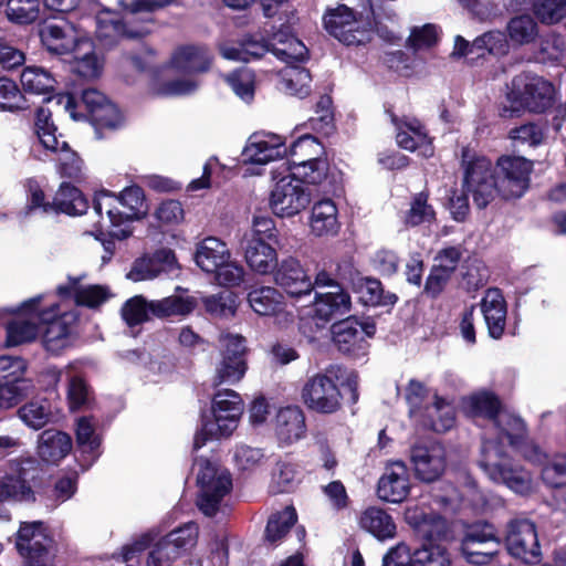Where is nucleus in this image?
<instances>
[{
	"label": "nucleus",
	"mask_w": 566,
	"mask_h": 566,
	"mask_svg": "<svg viewBox=\"0 0 566 566\" xmlns=\"http://www.w3.org/2000/svg\"><path fill=\"white\" fill-rule=\"evenodd\" d=\"M20 81L25 92L39 95L50 93L56 84V80L48 70L34 65L22 71Z\"/></svg>",
	"instance_id": "53"
},
{
	"label": "nucleus",
	"mask_w": 566,
	"mask_h": 566,
	"mask_svg": "<svg viewBox=\"0 0 566 566\" xmlns=\"http://www.w3.org/2000/svg\"><path fill=\"white\" fill-rule=\"evenodd\" d=\"M60 296L73 295L77 305L97 307L111 297L108 289L104 285H78L77 280H71L70 285L57 287Z\"/></svg>",
	"instance_id": "44"
},
{
	"label": "nucleus",
	"mask_w": 566,
	"mask_h": 566,
	"mask_svg": "<svg viewBox=\"0 0 566 566\" xmlns=\"http://www.w3.org/2000/svg\"><path fill=\"white\" fill-rule=\"evenodd\" d=\"M339 226L338 210L332 199L314 202L311 210L310 229L315 237L335 235Z\"/></svg>",
	"instance_id": "34"
},
{
	"label": "nucleus",
	"mask_w": 566,
	"mask_h": 566,
	"mask_svg": "<svg viewBox=\"0 0 566 566\" xmlns=\"http://www.w3.org/2000/svg\"><path fill=\"white\" fill-rule=\"evenodd\" d=\"M407 522L428 541L426 545H441V541L449 537V526L447 521L434 513H426L417 507L408 509L406 512Z\"/></svg>",
	"instance_id": "27"
},
{
	"label": "nucleus",
	"mask_w": 566,
	"mask_h": 566,
	"mask_svg": "<svg viewBox=\"0 0 566 566\" xmlns=\"http://www.w3.org/2000/svg\"><path fill=\"white\" fill-rule=\"evenodd\" d=\"M235 298L234 293L230 291H222L216 295L203 297L202 303L209 314L213 316L229 317L235 313Z\"/></svg>",
	"instance_id": "63"
},
{
	"label": "nucleus",
	"mask_w": 566,
	"mask_h": 566,
	"mask_svg": "<svg viewBox=\"0 0 566 566\" xmlns=\"http://www.w3.org/2000/svg\"><path fill=\"white\" fill-rule=\"evenodd\" d=\"M287 154L284 139L272 133L252 134L242 150L244 176H260L262 167L271 161L283 158Z\"/></svg>",
	"instance_id": "15"
},
{
	"label": "nucleus",
	"mask_w": 566,
	"mask_h": 566,
	"mask_svg": "<svg viewBox=\"0 0 566 566\" xmlns=\"http://www.w3.org/2000/svg\"><path fill=\"white\" fill-rule=\"evenodd\" d=\"M500 543L493 525L489 523L476 524L467 532L461 549L469 563L484 565L497 553Z\"/></svg>",
	"instance_id": "20"
},
{
	"label": "nucleus",
	"mask_w": 566,
	"mask_h": 566,
	"mask_svg": "<svg viewBox=\"0 0 566 566\" xmlns=\"http://www.w3.org/2000/svg\"><path fill=\"white\" fill-rule=\"evenodd\" d=\"M509 553L527 564L541 562L542 552L535 524L526 518L513 520L507 525Z\"/></svg>",
	"instance_id": "18"
},
{
	"label": "nucleus",
	"mask_w": 566,
	"mask_h": 566,
	"mask_svg": "<svg viewBox=\"0 0 566 566\" xmlns=\"http://www.w3.org/2000/svg\"><path fill=\"white\" fill-rule=\"evenodd\" d=\"M199 535V527L193 522L172 530L160 537L153 545L154 535L145 533L132 545L123 548L120 564L130 562L135 554L149 547L146 557V566H172L182 555L196 546Z\"/></svg>",
	"instance_id": "4"
},
{
	"label": "nucleus",
	"mask_w": 566,
	"mask_h": 566,
	"mask_svg": "<svg viewBox=\"0 0 566 566\" xmlns=\"http://www.w3.org/2000/svg\"><path fill=\"white\" fill-rule=\"evenodd\" d=\"M76 442L82 453L88 454L91 461L99 455L101 438L96 433V422L91 417H81L76 422Z\"/></svg>",
	"instance_id": "51"
},
{
	"label": "nucleus",
	"mask_w": 566,
	"mask_h": 566,
	"mask_svg": "<svg viewBox=\"0 0 566 566\" xmlns=\"http://www.w3.org/2000/svg\"><path fill=\"white\" fill-rule=\"evenodd\" d=\"M175 0H117L118 7L133 15L137 23L144 19L150 18L154 20L151 13L154 11L164 9L174 4ZM155 21H153V25Z\"/></svg>",
	"instance_id": "56"
},
{
	"label": "nucleus",
	"mask_w": 566,
	"mask_h": 566,
	"mask_svg": "<svg viewBox=\"0 0 566 566\" xmlns=\"http://www.w3.org/2000/svg\"><path fill=\"white\" fill-rule=\"evenodd\" d=\"M463 411L474 420L488 421L491 426L502 410L500 399L491 391H476L462 399Z\"/></svg>",
	"instance_id": "36"
},
{
	"label": "nucleus",
	"mask_w": 566,
	"mask_h": 566,
	"mask_svg": "<svg viewBox=\"0 0 566 566\" xmlns=\"http://www.w3.org/2000/svg\"><path fill=\"white\" fill-rule=\"evenodd\" d=\"M506 34L513 46H526L535 43L539 29L532 15L518 14L509 20Z\"/></svg>",
	"instance_id": "45"
},
{
	"label": "nucleus",
	"mask_w": 566,
	"mask_h": 566,
	"mask_svg": "<svg viewBox=\"0 0 566 566\" xmlns=\"http://www.w3.org/2000/svg\"><path fill=\"white\" fill-rule=\"evenodd\" d=\"M271 53L286 65L304 62L307 49L302 41L287 30H280L270 38Z\"/></svg>",
	"instance_id": "41"
},
{
	"label": "nucleus",
	"mask_w": 566,
	"mask_h": 566,
	"mask_svg": "<svg viewBox=\"0 0 566 566\" xmlns=\"http://www.w3.org/2000/svg\"><path fill=\"white\" fill-rule=\"evenodd\" d=\"M397 134L398 146L408 151L418 153L419 156L428 158L433 155V146L423 125L416 118L397 120L392 118Z\"/></svg>",
	"instance_id": "23"
},
{
	"label": "nucleus",
	"mask_w": 566,
	"mask_h": 566,
	"mask_svg": "<svg viewBox=\"0 0 566 566\" xmlns=\"http://www.w3.org/2000/svg\"><path fill=\"white\" fill-rule=\"evenodd\" d=\"M244 259L249 268L259 273H271L277 265L276 250L269 243L259 240L241 242Z\"/></svg>",
	"instance_id": "38"
},
{
	"label": "nucleus",
	"mask_w": 566,
	"mask_h": 566,
	"mask_svg": "<svg viewBox=\"0 0 566 566\" xmlns=\"http://www.w3.org/2000/svg\"><path fill=\"white\" fill-rule=\"evenodd\" d=\"M231 259L227 244L216 237L201 240L196 248V264L205 272H216L222 264Z\"/></svg>",
	"instance_id": "32"
},
{
	"label": "nucleus",
	"mask_w": 566,
	"mask_h": 566,
	"mask_svg": "<svg viewBox=\"0 0 566 566\" xmlns=\"http://www.w3.org/2000/svg\"><path fill=\"white\" fill-rule=\"evenodd\" d=\"M42 44L53 54L63 55L71 53L83 38L75 28L65 22H48L40 30Z\"/></svg>",
	"instance_id": "25"
},
{
	"label": "nucleus",
	"mask_w": 566,
	"mask_h": 566,
	"mask_svg": "<svg viewBox=\"0 0 566 566\" xmlns=\"http://www.w3.org/2000/svg\"><path fill=\"white\" fill-rule=\"evenodd\" d=\"M323 22L326 31L345 45H359L370 40V21L345 4L327 8Z\"/></svg>",
	"instance_id": "13"
},
{
	"label": "nucleus",
	"mask_w": 566,
	"mask_h": 566,
	"mask_svg": "<svg viewBox=\"0 0 566 566\" xmlns=\"http://www.w3.org/2000/svg\"><path fill=\"white\" fill-rule=\"evenodd\" d=\"M534 13L545 24H554L566 17V0H536Z\"/></svg>",
	"instance_id": "64"
},
{
	"label": "nucleus",
	"mask_w": 566,
	"mask_h": 566,
	"mask_svg": "<svg viewBox=\"0 0 566 566\" xmlns=\"http://www.w3.org/2000/svg\"><path fill=\"white\" fill-rule=\"evenodd\" d=\"M198 509L207 516H213L219 511L222 500L232 489L230 472L219 464L206 459L196 461Z\"/></svg>",
	"instance_id": "10"
},
{
	"label": "nucleus",
	"mask_w": 566,
	"mask_h": 566,
	"mask_svg": "<svg viewBox=\"0 0 566 566\" xmlns=\"http://www.w3.org/2000/svg\"><path fill=\"white\" fill-rule=\"evenodd\" d=\"M280 87L290 95L305 97L311 92L312 77L310 72L298 63L285 65L280 71Z\"/></svg>",
	"instance_id": "46"
},
{
	"label": "nucleus",
	"mask_w": 566,
	"mask_h": 566,
	"mask_svg": "<svg viewBox=\"0 0 566 566\" xmlns=\"http://www.w3.org/2000/svg\"><path fill=\"white\" fill-rule=\"evenodd\" d=\"M410 492L408 468L402 461H392L378 481L377 494L386 502L400 503Z\"/></svg>",
	"instance_id": "22"
},
{
	"label": "nucleus",
	"mask_w": 566,
	"mask_h": 566,
	"mask_svg": "<svg viewBox=\"0 0 566 566\" xmlns=\"http://www.w3.org/2000/svg\"><path fill=\"white\" fill-rule=\"evenodd\" d=\"M271 52L270 39L266 42L247 40L240 45L223 46L221 54L227 60L250 62Z\"/></svg>",
	"instance_id": "55"
},
{
	"label": "nucleus",
	"mask_w": 566,
	"mask_h": 566,
	"mask_svg": "<svg viewBox=\"0 0 566 566\" xmlns=\"http://www.w3.org/2000/svg\"><path fill=\"white\" fill-rule=\"evenodd\" d=\"M416 421L436 432H446L455 423V409L450 401L434 395L432 405L427 406Z\"/></svg>",
	"instance_id": "37"
},
{
	"label": "nucleus",
	"mask_w": 566,
	"mask_h": 566,
	"mask_svg": "<svg viewBox=\"0 0 566 566\" xmlns=\"http://www.w3.org/2000/svg\"><path fill=\"white\" fill-rule=\"evenodd\" d=\"M290 151L291 161L317 160L323 158L324 147L316 137L306 134L292 144Z\"/></svg>",
	"instance_id": "61"
},
{
	"label": "nucleus",
	"mask_w": 566,
	"mask_h": 566,
	"mask_svg": "<svg viewBox=\"0 0 566 566\" xmlns=\"http://www.w3.org/2000/svg\"><path fill=\"white\" fill-rule=\"evenodd\" d=\"M56 130L49 109L39 108L34 124L38 144L32 146V154L42 161H56L57 171L62 177L80 179L84 174L83 160Z\"/></svg>",
	"instance_id": "5"
},
{
	"label": "nucleus",
	"mask_w": 566,
	"mask_h": 566,
	"mask_svg": "<svg viewBox=\"0 0 566 566\" xmlns=\"http://www.w3.org/2000/svg\"><path fill=\"white\" fill-rule=\"evenodd\" d=\"M247 371V365L244 358L220 356V360L216 364L213 385L219 386L221 384L234 385L240 381Z\"/></svg>",
	"instance_id": "54"
},
{
	"label": "nucleus",
	"mask_w": 566,
	"mask_h": 566,
	"mask_svg": "<svg viewBox=\"0 0 566 566\" xmlns=\"http://www.w3.org/2000/svg\"><path fill=\"white\" fill-rule=\"evenodd\" d=\"M248 302L250 307L261 316H279L285 313L284 296L272 286L251 290Z\"/></svg>",
	"instance_id": "42"
},
{
	"label": "nucleus",
	"mask_w": 566,
	"mask_h": 566,
	"mask_svg": "<svg viewBox=\"0 0 566 566\" xmlns=\"http://www.w3.org/2000/svg\"><path fill=\"white\" fill-rule=\"evenodd\" d=\"M481 312L489 335L494 339H500L505 331L507 315L506 302L500 290L489 289L485 292L481 301Z\"/></svg>",
	"instance_id": "30"
},
{
	"label": "nucleus",
	"mask_w": 566,
	"mask_h": 566,
	"mask_svg": "<svg viewBox=\"0 0 566 566\" xmlns=\"http://www.w3.org/2000/svg\"><path fill=\"white\" fill-rule=\"evenodd\" d=\"M176 262L175 253L171 250L163 249L154 256H143L137 259L127 279L134 282L147 281L157 277L165 268H172Z\"/></svg>",
	"instance_id": "33"
},
{
	"label": "nucleus",
	"mask_w": 566,
	"mask_h": 566,
	"mask_svg": "<svg viewBox=\"0 0 566 566\" xmlns=\"http://www.w3.org/2000/svg\"><path fill=\"white\" fill-rule=\"evenodd\" d=\"M93 211L97 217L96 227L112 238H128L134 220L143 219L148 211L144 191L138 186H129L118 195L99 191L94 197Z\"/></svg>",
	"instance_id": "3"
},
{
	"label": "nucleus",
	"mask_w": 566,
	"mask_h": 566,
	"mask_svg": "<svg viewBox=\"0 0 566 566\" xmlns=\"http://www.w3.org/2000/svg\"><path fill=\"white\" fill-rule=\"evenodd\" d=\"M374 323H360L355 317H347L332 325V337L337 348L346 354L364 356L367 352V338L375 335Z\"/></svg>",
	"instance_id": "19"
},
{
	"label": "nucleus",
	"mask_w": 566,
	"mask_h": 566,
	"mask_svg": "<svg viewBox=\"0 0 566 566\" xmlns=\"http://www.w3.org/2000/svg\"><path fill=\"white\" fill-rule=\"evenodd\" d=\"M451 559L443 545H422L413 551L412 566H450Z\"/></svg>",
	"instance_id": "62"
},
{
	"label": "nucleus",
	"mask_w": 566,
	"mask_h": 566,
	"mask_svg": "<svg viewBox=\"0 0 566 566\" xmlns=\"http://www.w3.org/2000/svg\"><path fill=\"white\" fill-rule=\"evenodd\" d=\"M40 13V0H8L6 14L8 19L18 24H28L35 21Z\"/></svg>",
	"instance_id": "58"
},
{
	"label": "nucleus",
	"mask_w": 566,
	"mask_h": 566,
	"mask_svg": "<svg viewBox=\"0 0 566 566\" xmlns=\"http://www.w3.org/2000/svg\"><path fill=\"white\" fill-rule=\"evenodd\" d=\"M274 281L291 296L310 294L314 284L295 258H286L276 265Z\"/></svg>",
	"instance_id": "26"
},
{
	"label": "nucleus",
	"mask_w": 566,
	"mask_h": 566,
	"mask_svg": "<svg viewBox=\"0 0 566 566\" xmlns=\"http://www.w3.org/2000/svg\"><path fill=\"white\" fill-rule=\"evenodd\" d=\"M36 461L23 458L10 462L9 471L0 480V503L6 501L30 502L34 500L31 482L35 479ZM0 517L7 518L6 512Z\"/></svg>",
	"instance_id": "16"
},
{
	"label": "nucleus",
	"mask_w": 566,
	"mask_h": 566,
	"mask_svg": "<svg viewBox=\"0 0 566 566\" xmlns=\"http://www.w3.org/2000/svg\"><path fill=\"white\" fill-rule=\"evenodd\" d=\"M27 313L38 315L43 328L42 344L46 352L59 355L71 345V326L76 315L64 311L61 305L45 295H36L25 301Z\"/></svg>",
	"instance_id": "8"
},
{
	"label": "nucleus",
	"mask_w": 566,
	"mask_h": 566,
	"mask_svg": "<svg viewBox=\"0 0 566 566\" xmlns=\"http://www.w3.org/2000/svg\"><path fill=\"white\" fill-rule=\"evenodd\" d=\"M410 462L415 475L423 482L439 479L447 467L444 447L437 441H423L410 449Z\"/></svg>",
	"instance_id": "21"
},
{
	"label": "nucleus",
	"mask_w": 566,
	"mask_h": 566,
	"mask_svg": "<svg viewBox=\"0 0 566 566\" xmlns=\"http://www.w3.org/2000/svg\"><path fill=\"white\" fill-rule=\"evenodd\" d=\"M18 417L28 428L40 430L52 421L53 411L46 399H33L18 409Z\"/></svg>",
	"instance_id": "49"
},
{
	"label": "nucleus",
	"mask_w": 566,
	"mask_h": 566,
	"mask_svg": "<svg viewBox=\"0 0 566 566\" xmlns=\"http://www.w3.org/2000/svg\"><path fill=\"white\" fill-rule=\"evenodd\" d=\"M57 102L64 105L73 119H88L96 128L115 129L124 123L116 105L95 88L83 91L80 103L70 94L59 95Z\"/></svg>",
	"instance_id": "9"
},
{
	"label": "nucleus",
	"mask_w": 566,
	"mask_h": 566,
	"mask_svg": "<svg viewBox=\"0 0 566 566\" xmlns=\"http://www.w3.org/2000/svg\"><path fill=\"white\" fill-rule=\"evenodd\" d=\"M15 547L27 566H52V539L41 521L21 522L15 534Z\"/></svg>",
	"instance_id": "14"
},
{
	"label": "nucleus",
	"mask_w": 566,
	"mask_h": 566,
	"mask_svg": "<svg viewBox=\"0 0 566 566\" xmlns=\"http://www.w3.org/2000/svg\"><path fill=\"white\" fill-rule=\"evenodd\" d=\"M52 206L54 207L53 213L62 212L69 216H80L88 208L82 192L70 184H62L60 186Z\"/></svg>",
	"instance_id": "48"
},
{
	"label": "nucleus",
	"mask_w": 566,
	"mask_h": 566,
	"mask_svg": "<svg viewBox=\"0 0 566 566\" xmlns=\"http://www.w3.org/2000/svg\"><path fill=\"white\" fill-rule=\"evenodd\" d=\"M25 301L18 308V316L7 325V340L9 347L34 340L40 332L41 323L38 315L27 313Z\"/></svg>",
	"instance_id": "35"
},
{
	"label": "nucleus",
	"mask_w": 566,
	"mask_h": 566,
	"mask_svg": "<svg viewBox=\"0 0 566 566\" xmlns=\"http://www.w3.org/2000/svg\"><path fill=\"white\" fill-rule=\"evenodd\" d=\"M150 307V302L142 295H136L123 305L122 317L129 327L140 325L153 316Z\"/></svg>",
	"instance_id": "59"
},
{
	"label": "nucleus",
	"mask_w": 566,
	"mask_h": 566,
	"mask_svg": "<svg viewBox=\"0 0 566 566\" xmlns=\"http://www.w3.org/2000/svg\"><path fill=\"white\" fill-rule=\"evenodd\" d=\"M354 286L355 291L359 294V300L365 305H392L397 302V296L395 294L384 293L381 283L376 279H358Z\"/></svg>",
	"instance_id": "52"
},
{
	"label": "nucleus",
	"mask_w": 566,
	"mask_h": 566,
	"mask_svg": "<svg viewBox=\"0 0 566 566\" xmlns=\"http://www.w3.org/2000/svg\"><path fill=\"white\" fill-rule=\"evenodd\" d=\"M294 507L287 506L283 511L272 514L269 518L265 537L270 543L280 541L296 522Z\"/></svg>",
	"instance_id": "57"
},
{
	"label": "nucleus",
	"mask_w": 566,
	"mask_h": 566,
	"mask_svg": "<svg viewBox=\"0 0 566 566\" xmlns=\"http://www.w3.org/2000/svg\"><path fill=\"white\" fill-rule=\"evenodd\" d=\"M125 17L109 8L99 6L95 12V34L104 45H113L123 38H140L153 31V20L144 19L137 23L135 18L125 11Z\"/></svg>",
	"instance_id": "12"
},
{
	"label": "nucleus",
	"mask_w": 566,
	"mask_h": 566,
	"mask_svg": "<svg viewBox=\"0 0 566 566\" xmlns=\"http://www.w3.org/2000/svg\"><path fill=\"white\" fill-rule=\"evenodd\" d=\"M275 436L282 446H290L305 437V416L297 406L281 408L275 418Z\"/></svg>",
	"instance_id": "28"
},
{
	"label": "nucleus",
	"mask_w": 566,
	"mask_h": 566,
	"mask_svg": "<svg viewBox=\"0 0 566 566\" xmlns=\"http://www.w3.org/2000/svg\"><path fill=\"white\" fill-rule=\"evenodd\" d=\"M360 526L378 539L392 538L396 534V524L391 516L379 507H368L360 516Z\"/></svg>",
	"instance_id": "47"
},
{
	"label": "nucleus",
	"mask_w": 566,
	"mask_h": 566,
	"mask_svg": "<svg viewBox=\"0 0 566 566\" xmlns=\"http://www.w3.org/2000/svg\"><path fill=\"white\" fill-rule=\"evenodd\" d=\"M210 62V54L206 48L185 45L174 51L169 66L182 73H199L207 71Z\"/></svg>",
	"instance_id": "39"
},
{
	"label": "nucleus",
	"mask_w": 566,
	"mask_h": 566,
	"mask_svg": "<svg viewBox=\"0 0 566 566\" xmlns=\"http://www.w3.org/2000/svg\"><path fill=\"white\" fill-rule=\"evenodd\" d=\"M555 87L544 77L523 72L514 76L507 86L506 102L502 108L503 117L512 118L528 111L543 113L553 106Z\"/></svg>",
	"instance_id": "6"
},
{
	"label": "nucleus",
	"mask_w": 566,
	"mask_h": 566,
	"mask_svg": "<svg viewBox=\"0 0 566 566\" xmlns=\"http://www.w3.org/2000/svg\"><path fill=\"white\" fill-rule=\"evenodd\" d=\"M340 371L339 366L331 365L305 381L301 398L307 409L322 415L335 413L340 409L343 397L336 382Z\"/></svg>",
	"instance_id": "11"
},
{
	"label": "nucleus",
	"mask_w": 566,
	"mask_h": 566,
	"mask_svg": "<svg viewBox=\"0 0 566 566\" xmlns=\"http://www.w3.org/2000/svg\"><path fill=\"white\" fill-rule=\"evenodd\" d=\"M72 438L55 429L44 430L38 438V454L49 463H57L72 450Z\"/></svg>",
	"instance_id": "40"
},
{
	"label": "nucleus",
	"mask_w": 566,
	"mask_h": 566,
	"mask_svg": "<svg viewBox=\"0 0 566 566\" xmlns=\"http://www.w3.org/2000/svg\"><path fill=\"white\" fill-rule=\"evenodd\" d=\"M490 430L482 438L480 468L492 482L503 484L516 493L528 492L532 489L531 473L511 463L507 448L537 464L545 463L546 453L527 440L524 421L507 410H501Z\"/></svg>",
	"instance_id": "1"
},
{
	"label": "nucleus",
	"mask_w": 566,
	"mask_h": 566,
	"mask_svg": "<svg viewBox=\"0 0 566 566\" xmlns=\"http://www.w3.org/2000/svg\"><path fill=\"white\" fill-rule=\"evenodd\" d=\"M433 497L439 505L450 511H455L465 503L476 511H483L486 506V499L474 482H470L462 493L451 483H446Z\"/></svg>",
	"instance_id": "29"
},
{
	"label": "nucleus",
	"mask_w": 566,
	"mask_h": 566,
	"mask_svg": "<svg viewBox=\"0 0 566 566\" xmlns=\"http://www.w3.org/2000/svg\"><path fill=\"white\" fill-rule=\"evenodd\" d=\"M310 201L311 195L304 186L293 176L285 175L275 181L269 203L275 216L290 218L303 211Z\"/></svg>",
	"instance_id": "17"
},
{
	"label": "nucleus",
	"mask_w": 566,
	"mask_h": 566,
	"mask_svg": "<svg viewBox=\"0 0 566 566\" xmlns=\"http://www.w3.org/2000/svg\"><path fill=\"white\" fill-rule=\"evenodd\" d=\"M464 189L479 209L485 208L496 195L503 199L521 198L530 187L532 161L517 156H502L492 167L490 159L470 149L462 153Z\"/></svg>",
	"instance_id": "2"
},
{
	"label": "nucleus",
	"mask_w": 566,
	"mask_h": 566,
	"mask_svg": "<svg viewBox=\"0 0 566 566\" xmlns=\"http://www.w3.org/2000/svg\"><path fill=\"white\" fill-rule=\"evenodd\" d=\"M244 405L240 395L232 389L214 394L211 410L203 413L201 427L193 439V450L198 451L208 441L229 437L238 428Z\"/></svg>",
	"instance_id": "7"
},
{
	"label": "nucleus",
	"mask_w": 566,
	"mask_h": 566,
	"mask_svg": "<svg viewBox=\"0 0 566 566\" xmlns=\"http://www.w3.org/2000/svg\"><path fill=\"white\" fill-rule=\"evenodd\" d=\"M289 175L302 185H321L327 177L328 164L325 158L307 161H290Z\"/></svg>",
	"instance_id": "50"
},
{
	"label": "nucleus",
	"mask_w": 566,
	"mask_h": 566,
	"mask_svg": "<svg viewBox=\"0 0 566 566\" xmlns=\"http://www.w3.org/2000/svg\"><path fill=\"white\" fill-rule=\"evenodd\" d=\"M197 305V298L188 294H174L161 300L150 301L153 316L158 318L186 317L195 311Z\"/></svg>",
	"instance_id": "43"
},
{
	"label": "nucleus",
	"mask_w": 566,
	"mask_h": 566,
	"mask_svg": "<svg viewBox=\"0 0 566 566\" xmlns=\"http://www.w3.org/2000/svg\"><path fill=\"white\" fill-rule=\"evenodd\" d=\"M73 55V71L81 77L94 80L101 76L104 69V59L95 50L92 40L84 38L71 52Z\"/></svg>",
	"instance_id": "31"
},
{
	"label": "nucleus",
	"mask_w": 566,
	"mask_h": 566,
	"mask_svg": "<svg viewBox=\"0 0 566 566\" xmlns=\"http://www.w3.org/2000/svg\"><path fill=\"white\" fill-rule=\"evenodd\" d=\"M34 390L33 381L0 382V409H11Z\"/></svg>",
	"instance_id": "60"
},
{
	"label": "nucleus",
	"mask_w": 566,
	"mask_h": 566,
	"mask_svg": "<svg viewBox=\"0 0 566 566\" xmlns=\"http://www.w3.org/2000/svg\"><path fill=\"white\" fill-rule=\"evenodd\" d=\"M350 308L349 294L342 287H337V291L316 293L310 314L316 325H325L332 319L346 315Z\"/></svg>",
	"instance_id": "24"
}]
</instances>
